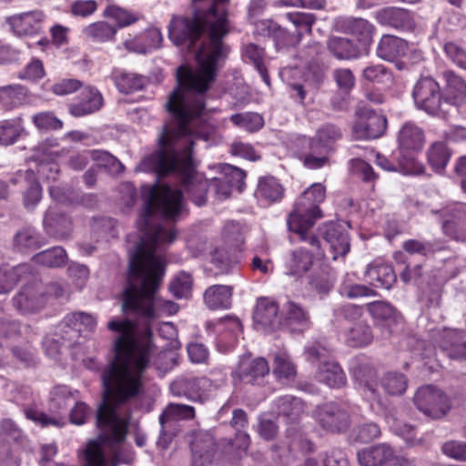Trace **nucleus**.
<instances>
[{
  "mask_svg": "<svg viewBox=\"0 0 466 466\" xmlns=\"http://www.w3.org/2000/svg\"><path fill=\"white\" fill-rule=\"evenodd\" d=\"M148 198L143 214L137 222L139 242L129 253V271L123 292V310L132 311L146 320L143 330L127 319L115 318L108 321L107 329L116 334L112 343V358L102 370L103 401L96 416L100 430L99 439L111 448L115 466L130 463L129 452L117 450L126 438L128 419L121 417L116 405L125 403L143 390V374L152 353L150 321L163 314H175L178 307L170 300L157 296L166 267L163 251L175 240L172 228L156 224L157 217L175 219L183 210L180 190L165 184L147 188Z\"/></svg>",
  "mask_w": 466,
  "mask_h": 466,
  "instance_id": "nucleus-1",
  "label": "nucleus"
},
{
  "mask_svg": "<svg viewBox=\"0 0 466 466\" xmlns=\"http://www.w3.org/2000/svg\"><path fill=\"white\" fill-rule=\"evenodd\" d=\"M227 0H212L208 12H195L192 19L175 15L168 25V37L176 46L193 45L206 30L208 41L197 53L198 68L192 71L185 66L177 68L178 86L166 104L173 118L181 124L188 113L200 114L204 110L203 93L215 80L221 61L228 51L222 39L228 33Z\"/></svg>",
  "mask_w": 466,
  "mask_h": 466,
  "instance_id": "nucleus-2",
  "label": "nucleus"
},
{
  "mask_svg": "<svg viewBox=\"0 0 466 466\" xmlns=\"http://www.w3.org/2000/svg\"><path fill=\"white\" fill-rule=\"evenodd\" d=\"M201 114L188 113L181 124L174 118L166 125L158 138V150L146 157L137 167L140 171L155 172L158 177L177 175L185 192L198 207L205 204L208 188L214 189L219 198H227L232 187L239 186L245 177L241 169L233 167H228L232 179L225 177L208 180L194 170L191 151L195 139L208 141L218 128L214 123L200 118Z\"/></svg>",
  "mask_w": 466,
  "mask_h": 466,
  "instance_id": "nucleus-3",
  "label": "nucleus"
},
{
  "mask_svg": "<svg viewBox=\"0 0 466 466\" xmlns=\"http://www.w3.org/2000/svg\"><path fill=\"white\" fill-rule=\"evenodd\" d=\"M326 190L322 184L315 183L309 187L297 199L289 214L287 224L290 231L301 240H306L305 233L321 218L319 204L324 201Z\"/></svg>",
  "mask_w": 466,
  "mask_h": 466,
  "instance_id": "nucleus-4",
  "label": "nucleus"
},
{
  "mask_svg": "<svg viewBox=\"0 0 466 466\" xmlns=\"http://www.w3.org/2000/svg\"><path fill=\"white\" fill-rule=\"evenodd\" d=\"M399 166L404 175H420L424 166L416 158L425 144V135L422 128L412 122L404 123L397 135Z\"/></svg>",
  "mask_w": 466,
  "mask_h": 466,
  "instance_id": "nucleus-5",
  "label": "nucleus"
},
{
  "mask_svg": "<svg viewBox=\"0 0 466 466\" xmlns=\"http://www.w3.org/2000/svg\"><path fill=\"white\" fill-rule=\"evenodd\" d=\"M339 128L333 125H324L318 129L314 137L309 142V152L303 155V163L309 168L317 169L325 166L329 161V154L333 144L339 139Z\"/></svg>",
  "mask_w": 466,
  "mask_h": 466,
  "instance_id": "nucleus-6",
  "label": "nucleus"
},
{
  "mask_svg": "<svg viewBox=\"0 0 466 466\" xmlns=\"http://www.w3.org/2000/svg\"><path fill=\"white\" fill-rule=\"evenodd\" d=\"M413 98L416 106L430 115L446 116L449 101L441 99L440 86L431 77L420 78L414 86Z\"/></svg>",
  "mask_w": 466,
  "mask_h": 466,
  "instance_id": "nucleus-7",
  "label": "nucleus"
},
{
  "mask_svg": "<svg viewBox=\"0 0 466 466\" xmlns=\"http://www.w3.org/2000/svg\"><path fill=\"white\" fill-rule=\"evenodd\" d=\"M306 359L311 363L319 361L317 378L330 388H339L346 382L341 368L334 361L327 359V350L318 345L305 349Z\"/></svg>",
  "mask_w": 466,
  "mask_h": 466,
  "instance_id": "nucleus-8",
  "label": "nucleus"
},
{
  "mask_svg": "<svg viewBox=\"0 0 466 466\" xmlns=\"http://www.w3.org/2000/svg\"><path fill=\"white\" fill-rule=\"evenodd\" d=\"M306 240L311 246V249L306 248H299L291 250L285 258V269L288 275L302 276L309 270L313 264L314 256H320L319 241L309 231L305 233Z\"/></svg>",
  "mask_w": 466,
  "mask_h": 466,
  "instance_id": "nucleus-9",
  "label": "nucleus"
},
{
  "mask_svg": "<svg viewBox=\"0 0 466 466\" xmlns=\"http://www.w3.org/2000/svg\"><path fill=\"white\" fill-rule=\"evenodd\" d=\"M413 400L418 410L433 419L445 415L451 407L444 393L431 385L420 388Z\"/></svg>",
  "mask_w": 466,
  "mask_h": 466,
  "instance_id": "nucleus-10",
  "label": "nucleus"
},
{
  "mask_svg": "<svg viewBox=\"0 0 466 466\" xmlns=\"http://www.w3.org/2000/svg\"><path fill=\"white\" fill-rule=\"evenodd\" d=\"M213 384L208 378H178L170 385L174 396L186 397L193 401H203L212 390Z\"/></svg>",
  "mask_w": 466,
  "mask_h": 466,
  "instance_id": "nucleus-11",
  "label": "nucleus"
},
{
  "mask_svg": "<svg viewBox=\"0 0 466 466\" xmlns=\"http://www.w3.org/2000/svg\"><path fill=\"white\" fill-rule=\"evenodd\" d=\"M46 289L41 283H33L23 287L14 298L15 307L25 314L39 310L46 302Z\"/></svg>",
  "mask_w": 466,
  "mask_h": 466,
  "instance_id": "nucleus-12",
  "label": "nucleus"
},
{
  "mask_svg": "<svg viewBox=\"0 0 466 466\" xmlns=\"http://www.w3.org/2000/svg\"><path fill=\"white\" fill-rule=\"evenodd\" d=\"M316 418L328 431H341L349 426L348 410L337 403L329 402L318 407Z\"/></svg>",
  "mask_w": 466,
  "mask_h": 466,
  "instance_id": "nucleus-13",
  "label": "nucleus"
},
{
  "mask_svg": "<svg viewBox=\"0 0 466 466\" xmlns=\"http://www.w3.org/2000/svg\"><path fill=\"white\" fill-rule=\"evenodd\" d=\"M311 326L309 311L299 304L289 300L281 309V326L291 332H303Z\"/></svg>",
  "mask_w": 466,
  "mask_h": 466,
  "instance_id": "nucleus-14",
  "label": "nucleus"
},
{
  "mask_svg": "<svg viewBox=\"0 0 466 466\" xmlns=\"http://www.w3.org/2000/svg\"><path fill=\"white\" fill-rule=\"evenodd\" d=\"M387 119L380 114L367 110L359 116L354 125V132L360 138L374 139L380 137L386 130Z\"/></svg>",
  "mask_w": 466,
  "mask_h": 466,
  "instance_id": "nucleus-15",
  "label": "nucleus"
},
{
  "mask_svg": "<svg viewBox=\"0 0 466 466\" xmlns=\"http://www.w3.org/2000/svg\"><path fill=\"white\" fill-rule=\"evenodd\" d=\"M253 319L258 329L273 330L281 326V314L279 315V307L274 300L268 298L258 299Z\"/></svg>",
  "mask_w": 466,
  "mask_h": 466,
  "instance_id": "nucleus-16",
  "label": "nucleus"
},
{
  "mask_svg": "<svg viewBox=\"0 0 466 466\" xmlns=\"http://www.w3.org/2000/svg\"><path fill=\"white\" fill-rule=\"evenodd\" d=\"M45 21V15L41 11L25 12L15 15L6 19L13 33L16 35L38 34Z\"/></svg>",
  "mask_w": 466,
  "mask_h": 466,
  "instance_id": "nucleus-17",
  "label": "nucleus"
},
{
  "mask_svg": "<svg viewBox=\"0 0 466 466\" xmlns=\"http://www.w3.org/2000/svg\"><path fill=\"white\" fill-rule=\"evenodd\" d=\"M323 237L329 245L333 259L344 257L350 251V238L343 224L338 222L325 224Z\"/></svg>",
  "mask_w": 466,
  "mask_h": 466,
  "instance_id": "nucleus-18",
  "label": "nucleus"
},
{
  "mask_svg": "<svg viewBox=\"0 0 466 466\" xmlns=\"http://www.w3.org/2000/svg\"><path fill=\"white\" fill-rule=\"evenodd\" d=\"M88 157L96 161L98 167L108 168L112 173L123 171L124 167L117 158L107 152L99 150H92L76 155L71 157L69 165L76 170H81L86 166Z\"/></svg>",
  "mask_w": 466,
  "mask_h": 466,
  "instance_id": "nucleus-19",
  "label": "nucleus"
},
{
  "mask_svg": "<svg viewBox=\"0 0 466 466\" xmlns=\"http://www.w3.org/2000/svg\"><path fill=\"white\" fill-rule=\"evenodd\" d=\"M269 367L267 360L263 358L250 359L243 357L234 371V375L240 380L247 383H253L259 378L268 374Z\"/></svg>",
  "mask_w": 466,
  "mask_h": 466,
  "instance_id": "nucleus-20",
  "label": "nucleus"
},
{
  "mask_svg": "<svg viewBox=\"0 0 466 466\" xmlns=\"http://www.w3.org/2000/svg\"><path fill=\"white\" fill-rule=\"evenodd\" d=\"M284 188L274 177L259 178L255 191V198L262 206L270 205L280 200Z\"/></svg>",
  "mask_w": 466,
  "mask_h": 466,
  "instance_id": "nucleus-21",
  "label": "nucleus"
},
{
  "mask_svg": "<svg viewBox=\"0 0 466 466\" xmlns=\"http://www.w3.org/2000/svg\"><path fill=\"white\" fill-rule=\"evenodd\" d=\"M103 98L97 89L86 87L81 92L80 101L69 107L70 113L76 117L92 114L102 106Z\"/></svg>",
  "mask_w": 466,
  "mask_h": 466,
  "instance_id": "nucleus-22",
  "label": "nucleus"
},
{
  "mask_svg": "<svg viewBox=\"0 0 466 466\" xmlns=\"http://www.w3.org/2000/svg\"><path fill=\"white\" fill-rule=\"evenodd\" d=\"M367 281L376 287L389 289L396 281L393 268L383 263H370L365 272Z\"/></svg>",
  "mask_w": 466,
  "mask_h": 466,
  "instance_id": "nucleus-23",
  "label": "nucleus"
},
{
  "mask_svg": "<svg viewBox=\"0 0 466 466\" xmlns=\"http://www.w3.org/2000/svg\"><path fill=\"white\" fill-rule=\"evenodd\" d=\"M375 18L380 25L398 29H405L411 26L410 13L399 7L390 6L381 8L375 13Z\"/></svg>",
  "mask_w": 466,
  "mask_h": 466,
  "instance_id": "nucleus-24",
  "label": "nucleus"
},
{
  "mask_svg": "<svg viewBox=\"0 0 466 466\" xmlns=\"http://www.w3.org/2000/svg\"><path fill=\"white\" fill-rule=\"evenodd\" d=\"M96 318L88 313L75 312L68 314L64 319L61 326L67 327L69 330H66V336L62 338L63 339H72L76 337L77 332L83 329L93 331L96 327Z\"/></svg>",
  "mask_w": 466,
  "mask_h": 466,
  "instance_id": "nucleus-25",
  "label": "nucleus"
},
{
  "mask_svg": "<svg viewBox=\"0 0 466 466\" xmlns=\"http://www.w3.org/2000/svg\"><path fill=\"white\" fill-rule=\"evenodd\" d=\"M391 459H393V451L386 444L363 449L358 453L360 466H381Z\"/></svg>",
  "mask_w": 466,
  "mask_h": 466,
  "instance_id": "nucleus-26",
  "label": "nucleus"
},
{
  "mask_svg": "<svg viewBox=\"0 0 466 466\" xmlns=\"http://www.w3.org/2000/svg\"><path fill=\"white\" fill-rule=\"evenodd\" d=\"M311 450V443L301 434L293 436L287 445L279 448V459L284 465L290 466L299 454Z\"/></svg>",
  "mask_w": 466,
  "mask_h": 466,
  "instance_id": "nucleus-27",
  "label": "nucleus"
},
{
  "mask_svg": "<svg viewBox=\"0 0 466 466\" xmlns=\"http://www.w3.org/2000/svg\"><path fill=\"white\" fill-rule=\"evenodd\" d=\"M447 82V97L444 101H449L447 108L450 112L456 109L463 101L466 96V83L464 80L453 72L444 74Z\"/></svg>",
  "mask_w": 466,
  "mask_h": 466,
  "instance_id": "nucleus-28",
  "label": "nucleus"
},
{
  "mask_svg": "<svg viewBox=\"0 0 466 466\" xmlns=\"http://www.w3.org/2000/svg\"><path fill=\"white\" fill-rule=\"evenodd\" d=\"M44 228L50 236L57 238L66 237L71 230L70 219L59 214L54 208H49L44 218Z\"/></svg>",
  "mask_w": 466,
  "mask_h": 466,
  "instance_id": "nucleus-29",
  "label": "nucleus"
},
{
  "mask_svg": "<svg viewBox=\"0 0 466 466\" xmlns=\"http://www.w3.org/2000/svg\"><path fill=\"white\" fill-rule=\"evenodd\" d=\"M407 43L400 37L384 35L377 47V55L387 61H393L405 55Z\"/></svg>",
  "mask_w": 466,
  "mask_h": 466,
  "instance_id": "nucleus-30",
  "label": "nucleus"
},
{
  "mask_svg": "<svg viewBox=\"0 0 466 466\" xmlns=\"http://www.w3.org/2000/svg\"><path fill=\"white\" fill-rule=\"evenodd\" d=\"M232 288L227 285H213L204 294L206 305L211 309H228L231 305Z\"/></svg>",
  "mask_w": 466,
  "mask_h": 466,
  "instance_id": "nucleus-31",
  "label": "nucleus"
},
{
  "mask_svg": "<svg viewBox=\"0 0 466 466\" xmlns=\"http://www.w3.org/2000/svg\"><path fill=\"white\" fill-rule=\"evenodd\" d=\"M26 89L18 84L0 86V107L11 110L23 105L26 99Z\"/></svg>",
  "mask_w": 466,
  "mask_h": 466,
  "instance_id": "nucleus-32",
  "label": "nucleus"
},
{
  "mask_svg": "<svg viewBox=\"0 0 466 466\" xmlns=\"http://www.w3.org/2000/svg\"><path fill=\"white\" fill-rule=\"evenodd\" d=\"M117 29L105 21L92 23L83 29L84 35L97 43L111 41L115 38Z\"/></svg>",
  "mask_w": 466,
  "mask_h": 466,
  "instance_id": "nucleus-33",
  "label": "nucleus"
},
{
  "mask_svg": "<svg viewBox=\"0 0 466 466\" xmlns=\"http://www.w3.org/2000/svg\"><path fill=\"white\" fill-rule=\"evenodd\" d=\"M279 415H282L291 421L298 420L305 411V404L299 398L284 396L276 401Z\"/></svg>",
  "mask_w": 466,
  "mask_h": 466,
  "instance_id": "nucleus-34",
  "label": "nucleus"
},
{
  "mask_svg": "<svg viewBox=\"0 0 466 466\" xmlns=\"http://www.w3.org/2000/svg\"><path fill=\"white\" fill-rule=\"evenodd\" d=\"M329 50L339 59H352L358 57L360 52L357 46L349 39L333 36L328 42Z\"/></svg>",
  "mask_w": 466,
  "mask_h": 466,
  "instance_id": "nucleus-35",
  "label": "nucleus"
},
{
  "mask_svg": "<svg viewBox=\"0 0 466 466\" xmlns=\"http://www.w3.org/2000/svg\"><path fill=\"white\" fill-rule=\"evenodd\" d=\"M214 331L219 333L218 344L225 343L228 334L231 338L229 346L232 347L241 332V323L237 318L221 319L214 324Z\"/></svg>",
  "mask_w": 466,
  "mask_h": 466,
  "instance_id": "nucleus-36",
  "label": "nucleus"
},
{
  "mask_svg": "<svg viewBox=\"0 0 466 466\" xmlns=\"http://www.w3.org/2000/svg\"><path fill=\"white\" fill-rule=\"evenodd\" d=\"M273 374L279 380H292L295 378L297 374L296 366L286 351L280 350L275 353Z\"/></svg>",
  "mask_w": 466,
  "mask_h": 466,
  "instance_id": "nucleus-37",
  "label": "nucleus"
},
{
  "mask_svg": "<svg viewBox=\"0 0 466 466\" xmlns=\"http://www.w3.org/2000/svg\"><path fill=\"white\" fill-rule=\"evenodd\" d=\"M24 132L25 127L21 117L4 121L0 125V145L9 146L15 143Z\"/></svg>",
  "mask_w": 466,
  "mask_h": 466,
  "instance_id": "nucleus-38",
  "label": "nucleus"
},
{
  "mask_svg": "<svg viewBox=\"0 0 466 466\" xmlns=\"http://www.w3.org/2000/svg\"><path fill=\"white\" fill-rule=\"evenodd\" d=\"M372 339L370 328L366 323L360 322L348 330L345 339L350 347H362L370 344Z\"/></svg>",
  "mask_w": 466,
  "mask_h": 466,
  "instance_id": "nucleus-39",
  "label": "nucleus"
},
{
  "mask_svg": "<svg viewBox=\"0 0 466 466\" xmlns=\"http://www.w3.org/2000/svg\"><path fill=\"white\" fill-rule=\"evenodd\" d=\"M33 260L36 264H41L49 268H57L65 265L66 261V254L63 248L55 247L35 255L33 257Z\"/></svg>",
  "mask_w": 466,
  "mask_h": 466,
  "instance_id": "nucleus-40",
  "label": "nucleus"
},
{
  "mask_svg": "<svg viewBox=\"0 0 466 466\" xmlns=\"http://www.w3.org/2000/svg\"><path fill=\"white\" fill-rule=\"evenodd\" d=\"M427 157L430 165L436 171H441L447 166L451 157V152L444 143L435 142L428 149Z\"/></svg>",
  "mask_w": 466,
  "mask_h": 466,
  "instance_id": "nucleus-41",
  "label": "nucleus"
},
{
  "mask_svg": "<svg viewBox=\"0 0 466 466\" xmlns=\"http://www.w3.org/2000/svg\"><path fill=\"white\" fill-rule=\"evenodd\" d=\"M243 56L254 65L264 83L269 86V77L263 63L264 50L254 44H248L243 49Z\"/></svg>",
  "mask_w": 466,
  "mask_h": 466,
  "instance_id": "nucleus-42",
  "label": "nucleus"
},
{
  "mask_svg": "<svg viewBox=\"0 0 466 466\" xmlns=\"http://www.w3.org/2000/svg\"><path fill=\"white\" fill-rule=\"evenodd\" d=\"M380 386L389 395H401L407 389L408 380L402 373L388 372L381 379Z\"/></svg>",
  "mask_w": 466,
  "mask_h": 466,
  "instance_id": "nucleus-43",
  "label": "nucleus"
},
{
  "mask_svg": "<svg viewBox=\"0 0 466 466\" xmlns=\"http://www.w3.org/2000/svg\"><path fill=\"white\" fill-rule=\"evenodd\" d=\"M115 82L119 91L126 94L140 90L145 85L144 77L127 72H120L116 75Z\"/></svg>",
  "mask_w": 466,
  "mask_h": 466,
  "instance_id": "nucleus-44",
  "label": "nucleus"
},
{
  "mask_svg": "<svg viewBox=\"0 0 466 466\" xmlns=\"http://www.w3.org/2000/svg\"><path fill=\"white\" fill-rule=\"evenodd\" d=\"M355 377L360 380V386L363 388L364 395L370 401L380 403V397L378 391L375 371L371 369L368 370L367 375L361 373V370L355 373Z\"/></svg>",
  "mask_w": 466,
  "mask_h": 466,
  "instance_id": "nucleus-45",
  "label": "nucleus"
},
{
  "mask_svg": "<svg viewBox=\"0 0 466 466\" xmlns=\"http://www.w3.org/2000/svg\"><path fill=\"white\" fill-rule=\"evenodd\" d=\"M195 415V410L192 406L185 404L171 403L167 406L164 412L159 417V422L164 427V424L172 420L191 419Z\"/></svg>",
  "mask_w": 466,
  "mask_h": 466,
  "instance_id": "nucleus-46",
  "label": "nucleus"
},
{
  "mask_svg": "<svg viewBox=\"0 0 466 466\" xmlns=\"http://www.w3.org/2000/svg\"><path fill=\"white\" fill-rule=\"evenodd\" d=\"M230 120L235 126L244 128L248 132L258 131L264 125L262 116L253 112L232 115Z\"/></svg>",
  "mask_w": 466,
  "mask_h": 466,
  "instance_id": "nucleus-47",
  "label": "nucleus"
},
{
  "mask_svg": "<svg viewBox=\"0 0 466 466\" xmlns=\"http://www.w3.org/2000/svg\"><path fill=\"white\" fill-rule=\"evenodd\" d=\"M335 276L329 268H322L320 271L312 274L309 278V286L319 293H328L333 287Z\"/></svg>",
  "mask_w": 466,
  "mask_h": 466,
  "instance_id": "nucleus-48",
  "label": "nucleus"
},
{
  "mask_svg": "<svg viewBox=\"0 0 466 466\" xmlns=\"http://www.w3.org/2000/svg\"><path fill=\"white\" fill-rule=\"evenodd\" d=\"M215 451L213 441L208 439L204 446H199L198 442L192 444V465L191 466H208L214 457Z\"/></svg>",
  "mask_w": 466,
  "mask_h": 466,
  "instance_id": "nucleus-49",
  "label": "nucleus"
},
{
  "mask_svg": "<svg viewBox=\"0 0 466 466\" xmlns=\"http://www.w3.org/2000/svg\"><path fill=\"white\" fill-rule=\"evenodd\" d=\"M170 292L177 299H187L191 294L192 278L187 272H179L169 285Z\"/></svg>",
  "mask_w": 466,
  "mask_h": 466,
  "instance_id": "nucleus-50",
  "label": "nucleus"
},
{
  "mask_svg": "<svg viewBox=\"0 0 466 466\" xmlns=\"http://www.w3.org/2000/svg\"><path fill=\"white\" fill-rule=\"evenodd\" d=\"M32 122L40 131L58 130L63 127V122L50 111H44L34 115Z\"/></svg>",
  "mask_w": 466,
  "mask_h": 466,
  "instance_id": "nucleus-51",
  "label": "nucleus"
},
{
  "mask_svg": "<svg viewBox=\"0 0 466 466\" xmlns=\"http://www.w3.org/2000/svg\"><path fill=\"white\" fill-rule=\"evenodd\" d=\"M25 266L17 268H0V294L10 292L19 280Z\"/></svg>",
  "mask_w": 466,
  "mask_h": 466,
  "instance_id": "nucleus-52",
  "label": "nucleus"
},
{
  "mask_svg": "<svg viewBox=\"0 0 466 466\" xmlns=\"http://www.w3.org/2000/svg\"><path fill=\"white\" fill-rule=\"evenodd\" d=\"M77 391H72L65 385L55 387L50 392V401L55 409H64L70 400H75L76 398L75 394Z\"/></svg>",
  "mask_w": 466,
  "mask_h": 466,
  "instance_id": "nucleus-53",
  "label": "nucleus"
},
{
  "mask_svg": "<svg viewBox=\"0 0 466 466\" xmlns=\"http://www.w3.org/2000/svg\"><path fill=\"white\" fill-rule=\"evenodd\" d=\"M349 29L357 35L360 41L370 43L374 32L373 25L363 18H354L349 21Z\"/></svg>",
  "mask_w": 466,
  "mask_h": 466,
  "instance_id": "nucleus-54",
  "label": "nucleus"
},
{
  "mask_svg": "<svg viewBox=\"0 0 466 466\" xmlns=\"http://www.w3.org/2000/svg\"><path fill=\"white\" fill-rule=\"evenodd\" d=\"M104 15L115 20L119 27L129 25L137 20L134 14L116 5H108L104 11Z\"/></svg>",
  "mask_w": 466,
  "mask_h": 466,
  "instance_id": "nucleus-55",
  "label": "nucleus"
},
{
  "mask_svg": "<svg viewBox=\"0 0 466 466\" xmlns=\"http://www.w3.org/2000/svg\"><path fill=\"white\" fill-rule=\"evenodd\" d=\"M86 466H106L103 449L97 441H91L85 450Z\"/></svg>",
  "mask_w": 466,
  "mask_h": 466,
  "instance_id": "nucleus-56",
  "label": "nucleus"
},
{
  "mask_svg": "<svg viewBox=\"0 0 466 466\" xmlns=\"http://www.w3.org/2000/svg\"><path fill=\"white\" fill-rule=\"evenodd\" d=\"M15 245L20 251L35 248L39 247V240L36 232L33 228H25L19 231L15 237Z\"/></svg>",
  "mask_w": 466,
  "mask_h": 466,
  "instance_id": "nucleus-57",
  "label": "nucleus"
},
{
  "mask_svg": "<svg viewBox=\"0 0 466 466\" xmlns=\"http://www.w3.org/2000/svg\"><path fill=\"white\" fill-rule=\"evenodd\" d=\"M363 77L373 83H382L391 79V74L382 65H371L364 68Z\"/></svg>",
  "mask_w": 466,
  "mask_h": 466,
  "instance_id": "nucleus-58",
  "label": "nucleus"
},
{
  "mask_svg": "<svg viewBox=\"0 0 466 466\" xmlns=\"http://www.w3.org/2000/svg\"><path fill=\"white\" fill-rule=\"evenodd\" d=\"M286 17L289 21H290L296 27L299 28V30H304L306 32H311V26L315 22L314 15L309 13L302 12H295V13H288ZM302 33V31H299Z\"/></svg>",
  "mask_w": 466,
  "mask_h": 466,
  "instance_id": "nucleus-59",
  "label": "nucleus"
},
{
  "mask_svg": "<svg viewBox=\"0 0 466 466\" xmlns=\"http://www.w3.org/2000/svg\"><path fill=\"white\" fill-rule=\"evenodd\" d=\"M446 56L458 66L466 69V52L453 42L446 43L443 46Z\"/></svg>",
  "mask_w": 466,
  "mask_h": 466,
  "instance_id": "nucleus-60",
  "label": "nucleus"
},
{
  "mask_svg": "<svg viewBox=\"0 0 466 466\" xmlns=\"http://www.w3.org/2000/svg\"><path fill=\"white\" fill-rule=\"evenodd\" d=\"M369 311L378 319L387 320L395 317L394 308L387 302L376 301L369 305Z\"/></svg>",
  "mask_w": 466,
  "mask_h": 466,
  "instance_id": "nucleus-61",
  "label": "nucleus"
},
{
  "mask_svg": "<svg viewBox=\"0 0 466 466\" xmlns=\"http://www.w3.org/2000/svg\"><path fill=\"white\" fill-rule=\"evenodd\" d=\"M333 77L339 88L343 92H349L355 85V77L352 72L348 68L334 70Z\"/></svg>",
  "mask_w": 466,
  "mask_h": 466,
  "instance_id": "nucleus-62",
  "label": "nucleus"
},
{
  "mask_svg": "<svg viewBox=\"0 0 466 466\" xmlns=\"http://www.w3.org/2000/svg\"><path fill=\"white\" fill-rule=\"evenodd\" d=\"M442 451L455 460H466V442L451 441L443 444Z\"/></svg>",
  "mask_w": 466,
  "mask_h": 466,
  "instance_id": "nucleus-63",
  "label": "nucleus"
},
{
  "mask_svg": "<svg viewBox=\"0 0 466 466\" xmlns=\"http://www.w3.org/2000/svg\"><path fill=\"white\" fill-rule=\"evenodd\" d=\"M97 9V4L94 0H78L72 4L71 13L76 16L86 17Z\"/></svg>",
  "mask_w": 466,
  "mask_h": 466,
  "instance_id": "nucleus-64",
  "label": "nucleus"
}]
</instances>
